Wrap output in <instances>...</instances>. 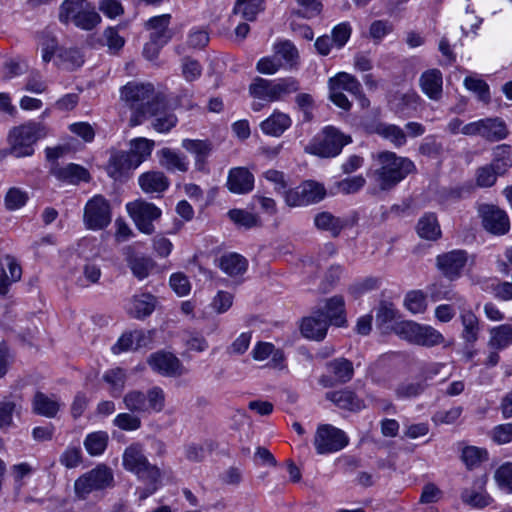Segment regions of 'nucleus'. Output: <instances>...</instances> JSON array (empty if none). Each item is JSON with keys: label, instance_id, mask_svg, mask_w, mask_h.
Returning a JSON list of instances; mask_svg holds the SVG:
<instances>
[{"label": "nucleus", "instance_id": "1", "mask_svg": "<svg viewBox=\"0 0 512 512\" xmlns=\"http://www.w3.org/2000/svg\"><path fill=\"white\" fill-rule=\"evenodd\" d=\"M372 158L374 164L369 176L382 191L393 189L409 174L416 171L412 160L391 151H381L373 154Z\"/></svg>", "mask_w": 512, "mask_h": 512}, {"label": "nucleus", "instance_id": "2", "mask_svg": "<svg viewBox=\"0 0 512 512\" xmlns=\"http://www.w3.org/2000/svg\"><path fill=\"white\" fill-rule=\"evenodd\" d=\"M150 83L128 82L120 89V99L131 110L129 124L132 127L142 124L147 119V110L152 102L160 97Z\"/></svg>", "mask_w": 512, "mask_h": 512}, {"label": "nucleus", "instance_id": "3", "mask_svg": "<svg viewBox=\"0 0 512 512\" xmlns=\"http://www.w3.org/2000/svg\"><path fill=\"white\" fill-rule=\"evenodd\" d=\"M48 134L46 126L40 122H27L13 127L8 134V154L16 157H29L34 154L36 142Z\"/></svg>", "mask_w": 512, "mask_h": 512}, {"label": "nucleus", "instance_id": "4", "mask_svg": "<svg viewBox=\"0 0 512 512\" xmlns=\"http://www.w3.org/2000/svg\"><path fill=\"white\" fill-rule=\"evenodd\" d=\"M330 100L339 108L348 111L351 103L344 91L354 96L362 108L370 105L369 99L363 94L361 83L351 74L340 72L329 79Z\"/></svg>", "mask_w": 512, "mask_h": 512}, {"label": "nucleus", "instance_id": "5", "mask_svg": "<svg viewBox=\"0 0 512 512\" xmlns=\"http://www.w3.org/2000/svg\"><path fill=\"white\" fill-rule=\"evenodd\" d=\"M125 408L137 414L150 415L159 413L165 406V394L160 387H152L146 393L140 390H131L123 397Z\"/></svg>", "mask_w": 512, "mask_h": 512}, {"label": "nucleus", "instance_id": "6", "mask_svg": "<svg viewBox=\"0 0 512 512\" xmlns=\"http://www.w3.org/2000/svg\"><path fill=\"white\" fill-rule=\"evenodd\" d=\"M394 331L402 339L424 347H434L444 342V336L429 325H421L414 321L397 323Z\"/></svg>", "mask_w": 512, "mask_h": 512}, {"label": "nucleus", "instance_id": "7", "mask_svg": "<svg viewBox=\"0 0 512 512\" xmlns=\"http://www.w3.org/2000/svg\"><path fill=\"white\" fill-rule=\"evenodd\" d=\"M350 142V136L333 126H327L322 130L321 135L306 147V151L319 157L331 158L340 154L343 147Z\"/></svg>", "mask_w": 512, "mask_h": 512}, {"label": "nucleus", "instance_id": "8", "mask_svg": "<svg viewBox=\"0 0 512 512\" xmlns=\"http://www.w3.org/2000/svg\"><path fill=\"white\" fill-rule=\"evenodd\" d=\"M112 483L111 469L105 465H98L75 480L74 492L78 499L85 500L93 491L103 490L110 487Z\"/></svg>", "mask_w": 512, "mask_h": 512}, {"label": "nucleus", "instance_id": "9", "mask_svg": "<svg viewBox=\"0 0 512 512\" xmlns=\"http://www.w3.org/2000/svg\"><path fill=\"white\" fill-rule=\"evenodd\" d=\"M123 466L126 470L135 473L142 481H160L159 468L149 463L139 444H132L125 449Z\"/></svg>", "mask_w": 512, "mask_h": 512}, {"label": "nucleus", "instance_id": "10", "mask_svg": "<svg viewBox=\"0 0 512 512\" xmlns=\"http://www.w3.org/2000/svg\"><path fill=\"white\" fill-rule=\"evenodd\" d=\"M349 443L346 433L330 424L318 425L314 435V447L318 454H331L345 448Z\"/></svg>", "mask_w": 512, "mask_h": 512}, {"label": "nucleus", "instance_id": "11", "mask_svg": "<svg viewBox=\"0 0 512 512\" xmlns=\"http://www.w3.org/2000/svg\"><path fill=\"white\" fill-rule=\"evenodd\" d=\"M461 133L466 136H480L487 141L497 142L505 139L509 130L504 120L499 117L484 118L465 124Z\"/></svg>", "mask_w": 512, "mask_h": 512}, {"label": "nucleus", "instance_id": "12", "mask_svg": "<svg viewBox=\"0 0 512 512\" xmlns=\"http://www.w3.org/2000/svg\"><path fill=\"white\" fill-rule=\"evenodd\" d=\"M126 209L130 217L133 219L136 227L147 235H151L155 231L153 221L161 217V210L153 203L142 199L126 204Z\"/></svg>", "mask_w": 512, "mask_h": 512}, {"label": "nucleus", "instance_id": "13", "mask_svg": "<svg viewBox=\"0 0 512 512\" xmlns=\"http://www.w3.org/2000/svg\"><path fill=\"white\" fill-rule=\"evenodd\" d=\"M325 196L326 189L322 184L308 180L285 192V202L290 207L306 206L320 202Z\"/></svg>", "mask_w": 512, "mask_h": 512}, {"label": "nucleus", "instance_id": "14", "mask_svg": "<svg viewBox=\"0 0 512 512\" xmlns=\"http://www.w3.org/2000/svg\"><path fill=\"white\" fill-rule=\"evenodd\" d=\"M111 222L109 202L101 195L91 198L85 205L84 223L91 230H101Z\"/></svg>", "mask_w": 512, "mask_h": 512}, {"label": "nucleus", "instance_id": "15", "mask_svg": "<svg viewBox=\"0 0 512 512\" xmlns=\"http://www.w3.org/2000/svg\"><path fill=\"white\" fill-rule=\"evenodd\" d=\"M148 118H152L151 126L158 133H168L178 123L176 114L168 107L167 100L163 94L156 101L152 102L151 107L147 110Z\"/></svg>", "mask_w": 512, "mask_h": 512}, {"label": "nucleus", "instance_id": "16", "mask_svg": "<svg viewBox=\"0 0 512 512\" xmlns=\"http://www.w3.org/2000/svg\"><path fill=\"white\" fill-rule=\"evenodd\" d=\"M482 225L486 231L494 235H505L510 229L507 213L491 204H482L478 208Z\"/></svg>", "mask_w": 512, "mask_h": 512}, {"label": "nucleus", "instance_id": "17", "mask_svg": "<svg viewBox=\"0 0 512 512\" xmlns=\"http://www.w3.org/2000/svg\"><path fill=\"white\" fill-rule=\"evenodd\" d=\"M147 363L153 371L163 376L178 377L186 372L179 358L173 353L162 350L152 353L148 357Z\"/></svg>", "mask_w": 512, "mask_h": 512}, {"label": "nucleus", "instance_id": "18", "mask_svg": "<svg viewBox=\"0 0 512 512\" xmlns=\"http://www.w3.org/2000/svg\"><path fill=\"white\" fill-rule=\"evenodd\" d=\"M448 299L455 300L459 309L462 310L460 313V320L463 326L461 336L466 343L473 345L477 342L480 332L479 320L477 316L471 310L465 309L466 300L463 297L454 294Z\"/></svg>", "mask_w": 512, "mask_h": 512}, {"label": "nucleus", "instance_id": "19", "mask_svg": "<svg viewBox=\"0 0 512 512\" xmlns=\"http://www.w3.org/2000/svg\"><path fill=\"white\" fill-rule=\"evenodd\" d=\"M468 260V254L464 250H453L437 256V267L443 275L450 280L460 277Z\"/></svg>", "mask_w": 512, "mask_h": 512}, {"label": "nucleus", "instance_id": "20", "mask_svg": "<svg viewBox=\"0 0 512 512\" xmlns=\"http://www.w3.org/2000/svg\"><path fill=\"white\" fill-rule=\"evenodd\" d=\"M316 310L317 312H322V315L330 325L344 327L347 324L345 301L341 295L324 299L318 304Z\"/></svg>", "mask_w": 512, "mask_h": 512}, {"label": "nucleus", "instance_id": "21", "mask_svg": "<svg viewBox=\"0 0 512 512\" xmlns=\"http://www.w3.org/2000/svg\"><path fill=\"white\" fill-rule=\"evenodd\" d=\"M49 173L56 179L69 184H79L80 182H89L90 173L81 165L69 163L61 166L59 162L50 164Z\"/></svg>", "mask_w": 512, "mask_h": 512}, {"label": "nucleus", "instance_id": "22", "mask_svg": "<svg viewBox=\"0 0 512 512\" xmlns=\"http://www.w3.org/2000/svg\"><path fill=\"white\" fill-rule=\"evenodd\" d=\"M226 186L234 194H247L254 188V176L245 167L230 169Z\"/></svg>", "mask_w": 512, "mask_h": 512}, {"label": "nucleus", "instance_id": "23", "mask_svg": "<svg viewBox=\"0 0 512 512\" xmlns=\"http://www.w3.org/2000/svg\"><path fill=\"white\" fill-rule=\"evenodd\" d=\"M22 269L17 260L6 255L0 259V295L5 296L12 283L21 279Z\"/></svg>", "mask_w": 512, "mask_h": 512}, {"label": "nucleus", "instance_id": "24", "mask_svg": "<svg viewBox=\"0 0 512 512\" xmlns=\"http://www.w3.org/2000/svg\"><path fill=\"white\" fill-rule=\"evenodd\" d=\"M138 184L146 194L161 196L170 185L168 177L161 171H147L138 178Z\"/></svg>", "mask_w": 512, "mask_h": 512}, {"label": "nucleus", "instance_id": "25", "mask_svg": "<svg viewBox=\"0 0 512 512\" xmlns=\"http://www.w3.org/2000/svg\"><path fill=\"white\" fill-rule=\"evenodd\" d=\"M170 20V14H162L150 18L145 23V28L151 31L150 39L160 45H166L173 37V32L169 28Z\"/></svg>", "mask_w": 512, "mask_h": 512}, {"label": "nucleus", "instance_id": "26", "mask_svg": "<svg viewBox=\"0 0 512 512\" xmlns=\"http://www.w3.org/2000/svg\"><path fill=\"white\" fill-rule=\"evenodd\" d=\"M329 326L322 312L315 309L311 316L303 319L301 332L304 337L319 341L325 338Z\"/></svg>", "mask_w": 512, "mask_h": 512}, {"label": "nucleus", "instance_id": "27", "mask_svg": "<svg viewBox=\"0 0 512 512\" xmlns=\"http://www.w3.org/2000/svg\"><path fill=\"white\" fill-rule=\"evenodd\" d=\"M182 147L191 154H194V166L197 171H208L206 169V162L208 156L213 150V145L210 141L198 139H184L182 141Z\"/></svg>", "mask_w": 512, "mask_h": 512}, {"label": "nucleus", "instance_id": "28", "mask_svg": "<svg viewBox=\"0 0 512 512\" xmlns=\"http://www.w3.org/2000/svg\"><path fill=\"white\" fill-rule=\"evenodd\" d=\"M420 97L416 92L395 93L389 100V106L400 117H409L417 110Z\"/></svg>", "mask_w": 512, "mask_h": 512}, {"label": "nucleus", "instance_id": "29", "mask_svg": "<svg viewBox=\"0 0 512 512\" xmlns=\"http://www.w3.org/2000/svg\"><path fill=\"white\" fill-rule=\"evenodd\" d=\"M60 407L61 403L56 395L48 396L41 391H37L32 400V411L47 418H54Z\"/></svg>", "mask_w": 512, "mask_h": 512}, {"label": "nucleus", "instance_id": "30", "mask_svg": "<svg viewBox=\"0 0 512 512\" xmlns=\"http://www.w3.org/2000/svg\"><path fill=\"white\" fill-rule=\"evenodd\" d=\"M422 91L432 100L442 96V73L438 69H429L422 73L419 79Z\"/></svg>", "mask_w": 512, "mask_h": 512}, {"label": "nucleus", "instance_id": "31", "mask_svg": "<svg viewBox=\"0 0 512 512\" xmlns=\"http://www.w3.org/2000/svg\"><path fill=\"white\" fill-rule=\"evenodd\" d=\"M137 168V162L126 151H115L108 163V174L114 179H120L128 171Z\"/></svg>", "mask_w": 512, "mask_h": 512}, {"label": "nucleus", "instance_id": "32", "mask_svg": "<svg viewBox=\"0 0 512 512\" xmlns=\"http://www.w3.org/2000/svg\"><path fill=\"white\" fill-rule=\"evenodd\" d=\"M314 225L318 230L328 232L335 238L338 237L341 231L347 226V222L328 211H323L315 215Z\"/></svg>", "mask_w": 512, "mask_h": 512}, {"label": "nucleus", "instance_id": "33", "mask_svg": "<svg viewBox=\"0 0 512 512\" xmlns=\"http://www.w3.org/2000/svg\"><path fill=\"white\" fill-rule=\"evenodd\" d=\"M326 399L332 401L339 408L349 411H359L365 407L363 400L347 389L327 392Z\"/></svg>", "mask_w": 512, "mask_h": 512}, {"label": "nucleus", "instance_id": "34", "mask_svg": "<svg viewBox=\"0 0 512 512\" xmlns=\"http://www.w3.org/2000/svg\"><path fill=\"white\" fill-rule=\"evenodd\" d=\"M160 165L168 171L187 172L189 161L187 157L170 148H163L158 152Z\"/></svg>", "mask_w": 512, "mask_h": 512}, {"label": "nucleus", "instance_id": "35", "mask_svg": "<svg viewBox=\"0 0 512 512\" xmlns=\"http://www.w3.org/2000/svg\"><path fill=\"white\" fill-rule=\"evenodd\" d=\"M291 123L288 114L275 111L270 117L261 122L260 127L264 134L279 137L291 126Z\"/></svg>", "mask_w": 512, "mask_h": 512}, {"label": "nucleus", "instance_id": "36", "mask_svg": "<svg viewBox=\"0 0 512 512\" xmlns=\"http://www.w3.org/2000/svg\"><path fill=\"white\" fill-rule=\"evenodd\" d=\"M512 345V324H501L489 329L488 348L505 350Z\"/></svg>", "mask_w": 512, "mask_h": 512}, {"label": "nucleus", "instance_id": "37", "mask_svg": "<svg viewBox=\"0 0 512 512\" xmlns=\"http://www.w3.org/2000/svg\"><path fill=\"white\" fill-rule=\"evenodd\" d=\"M499 176H503L512 167V146L498 145L493 149V159L488 164Z\"/></svg>", "mask_w": 512, "mask_h": 512}, {"label": "nucleus", "instance_id": "38", "mask_svg": "<svg viewBox=\"0 0 512 512\" xmlns=\"http://www.w3.org/2000/svg\"><path fill=\"white\" fill-rule=\"evenodd\" d=\"M416 231L419 237L435 241L441 236V229L437 217L434 213H425L416 225Z\"/></svg>", "mask_w": 512, "mask_h": 512}, {"label": "nucleus", "instance_id": "39", "mask_svg": "<svg viewBox=\"0 0 512 512\" xmlns=\"http://www.w3.org/2000/svg\"><path fill=\"white\" fill-rule=\"evenodd\" d=\"M84 63L83 55L76 48H62L56 55V64L59 68L74 71Z\"/></svg>", "mask_w": 512, "mask_h": 512}, {"label": "nucleus", "instance_id": "40", "mask_svg": "<svg viewBox=\"0 0 512 512\" xmlns=\"http://www.w3.org/2000/svg\"><path fill=\"white\" fill-rule=\"evenodd\" d=\"M247 267V259L238 253L224 254L220 258V268L229 276L242 275Z\"/></svg>", "mask_w": 512, "mask_h": 512}, {"label": "nucleus", "instance_id": "41", "mask_svg": "<svg viewBox=\"0 0 512 512\" xmlns=\"http://www.w3.org/2000/svg\"><path fill=\"white\" fill-rule=\"evenodd\" d=\"M428 384L419 377L411 380H405L399 383L395 389V395L398 399H412L420 396L427 389Z\"/></svg>", "mask_w": 512, "mask_h": 512}, {"label": "nucleus", "instance_id": "42", "mask_svg": "<svg viewBox=\"0 0 512 512\" xmlns=\"http://www.w3.org/2000/svg\"><path fill=\"white\" fill-rule=\"evenodd\" d=\"M275 81L267 80L257 77L249 86V93L252 97L265 100L268 102H275Z\"/></svg>", "mask_w": 512, "mask_h": 512}, {"label": "nucleus", "instance_id": "43", "mask_svg": "<svg viewBox=\"0 0 512 512\" xmlns=\"http://www.w3.org/2000/svg\"><path fill=\"white\" fill-rule=\"evenodd\" d=\"M263 10L264 0H237L233 12L241 15L246 21H254Z\"/></svg>", "mask_w": 512, "mask_h": 512}, {"label": "nucleus", "instance_id": "44", "mask_svg": "<svg viewBox=\"0 0 512 512\" xmlns=\"http://www.w3.org/2000/svg\"><path fill=\"white\" fill-rule=\"evenodd\" d=\"M327 367L330 372L335 376L336 380L339 383H347L349 382L354 375L353 364L350 360L345 358H337L329 363H327Z\"/></svg>", "mask_w": 512, "mask_h": 512}, {"label": "nucleus", "instance_id": "45", "mask_svg": "<svg viewBox=\"0 0 512 512\" xmlns=\"http://www.w3.org/2000/svg\"><path fill=\"white\" fill-rule=\"evenodd\" d=\"M155 143L153 140L147 138H136L130 143V150L127 151L133 158V161L137 162V167L143 163L150 155L153 150Z\"/></svg>", "mask_w": 512, "mask_h": 512}, {"label": "nucleus", "instance_id": "46", "mask_svg": "<svg viewBox=\"0 0 512 512\" xmlns=\"http://www.w3.org/2000/svg\"><path fill=\"white\" fill-rule=\"evenodd\" d=\"M128 266L133 275L142 280L148 277L150 271L154 268V261L147 256L132 254L127 258Z\"/></svg>", "mask_w": 512, "mask_h": 512}, {"label": "nucleus", "instance_id": "47", "mask_svg": "<svg viewBox=\"0 0 512 512\" xmlns=\"http://www.w3.org/2000/svg\"><path fill=\"white\" fill-rule=\"evenodd\" d=\"M377 133L384 139L390 141L397 148L405 145L407 141V136L404 130L394 124H379L377 126Z\"/></svg>", "mask_w": 512, "mask_h": 512}, {"label": "nucleus", "instance_id": "48", "mask_svg": "<svg viewBox=\"0 0 512 512\" xmlns=\"http://www.w3.org/2000/svg\"><path fill=\"white\" fill-rule=\"evenodd\" d=\"M83 6L87 7V0H65L60 6V22L66 24L72 21L75 24Z\"/></svg>", "mask_w": 512, "mask_h": 512}, {"label": "nucleus", "instance_id": "49", "mask_svg": "<svg viewBox=\"0 0 512 512\" xmlns=\"http://www.w3.org/2000/svg\"><path fill=\"white\" fill-rule=\"evenodd\" d=\"M498 488L508 494H512V462L506 461L498 466L493 474Z\"/></svg>", "mask_w": 512, "mask_h": 512}, {"label": "nucleus", "instance_id": "50", "mask_svg": "<svg viewBox=\"0 0 512 512\" xmlns=\"http://www.w3.org/2000/svg\"><path fill=\"white\" fill-rule=\"evenodd\" d=\"M134 316L138 319L152 314L156 305V298L151 294L134 296L132 301Z\"/></svg>", "mask_w": 512, "mask_h": 512}, {"label": "nucleus", "instance_id": "51", "mask_svg": "<svg viewBox=\"0 0 512 512\" xmlns=\"http://www.w3.org/2000/svg\"><path fill=\"white\" fill-rule=\"evenodd\" d=\"M107 444L108 434L104 431L90 433L84 440V447L92 456L102 454L105 451Z\"/></svg>", "mask_w": 512, "mask_h": 512}, {"label": "nucleus", "instance_id": "52", "mask_svg": "<svg viewBox=\"0 0 512 512\" xmlns=\"http://www.w3.org/2000/svg\"><path fill=\"white\" fill-rule=\"evenodd\" d=\"M100 21L101 17L96 12L95 6L87 1V7L83 6L75 25L83 30H92Z\"/></svg>", "mask_w": 512, "mask_h": 512}, {"label": "nucleus", "instance_id": "53", "mask_svg": "<svg viewBox=\"0 0 512 512\" xmlns=\"http://www.w3.org/2000/svg\"><path fill=\"white\" fill-rule=\"evenodd\" d=\"M113 425L123 431H136L141 428L142 421L137 413L122 412L113 419Z\"/></svg>", "mask_w": 512, "mask_h": 512}, {"label": "nucleus", "instance_id": "54", "mask_svg": "<svg viewBox=\"0 0 512 512\" xmlns=\"http://www.w3.org/2000/svg\"><path fill=\"white\" fill-rule=\"evenodd\" d=\"M21 405L10 399L0 401V428H8L12 425L13 414L19 413Z\"/></svg>", "mask_w": 512, "mask_h": 512}, {"label": "nucleus", "instance_id": "55", "mask_svg": "<svg viewBox=\"0 0 512 512\" xmlns=\"http://www.w3.org/2000/svg\"><path fill=\"white\" fill-rule=\"evenodd\" d=\"M29 197L26 191L17 187L10 188L4 198L7 210L13 211L22 208L28 201Z\"/></svg>", "mask_w": 512, "mask_h": 512}, {"label": "nucleus", "instance_id": "56", "mask_svg": "<svg viewBox=\"0 0 512 512\" xmlns=\"http://www.w3.org/2000/svg\"><path fill=\"white\" fill-rule=\"evenodd\" d=\"M464 86L474 92L479 101L484 103L490 101L489 86L484 80L468 76L464 79Z\"/></svg>", "mask_w": 512, "mask_h": 512}, {"label": "nucleus", "instance_id": "57", "mask_svg": "<svg viewBox=\"0 0 512 512\" xmlns=\"http://www.w3.org/2000/svg\"><path fill=\"white\" fill-rule=\"evenodd\" d=\"M461 458L468 468H473L488 458L486 449L467 446L462 450Z\"/></svg>", "mask_w": 512, "mask_h": 512}, {"label": "nucleus", "instance_id": "58", "mask_svg": "<svg viewBox=\"0 0 512 512\" xmlns=\"http://www.w3.org/2000/svg\"><path fill=\"white\" fill-rule=\"evenodd\" d=\"M276 101L284 99L286 96L297 92L300 89L299 81L294 77H287L275 80Z\"/></svg>", "mask_w": 512, "mask_h": 512}, {"label": "nucleus", "instance_id": "59", "mask_svg": "<svg viewBox=\"0 0 512 512\" xmlns=\"http://www.w3.org/2000/svg\"><path fill=\"white\" fill-rule=\"evenodd\" d=\"M274 51L276 56H280L291 67L296 64L299 57L297 48L288 40L275 44Z\"/></svg>", "mask_w": 512, "mask_h": 512}, {"label": "nucleus", "instance_id": "60", "mask_svg": "<svg viewBox=\"0 0 512 512\" xmlns=\"http://www.w3.org/2000/svg\"><path fill=\"white\" fill-rule=\"evenodd\" d=\"M489 438L497 445H506L512 442V423H503L494 426L488 433Z\"/></svg>", "mask_w": 512, "mask_h": 512}, {"label": "nucleus", "instance_id": "61", "mask_svg": "<svg viewBox=\"0 0 512 512\" xmlns=\"http://www.w3.org/2000/svg\"><path fill=\"white\" fill-rule=\"evenodd\" d=\"M366 183L363 176L358 175L354 177H348L336 183V188L339 193L348 195L357 193L361 190Z\"/></svg>", "mask_w": 512, "mask_h": 512}, {"label": "nucleus", "instance_id": "62", "mask_svg": "<svg viewBox=\"0 0 512 512\" xmlns=\"http://www.w3.org/2000/svg\"><path fill=\"white\" fill-rule=\"evenodd\" d=\"M299 9L293 10L294 15L303 18H312L320 14L322 5L318 0H296Z\"/></svg>", "mask_w": 512, "mask_h": 512}, {"label": "nucleus", "instance_id": "63", "mask_svg": "<svg viewBox=\"0 0 512 512\" xmlns=\"http://www.w3.org/2000/svg\"><path fill=\"white\" fill-rule=\"evenodd\" d=\"M103 379L105 382L110 384L113 388L112 395L116 396L115 392L120 393L124 387L126 374L121 368H114L108 370L104 375Z\"/></svg>", "mask_w": 512, "mask_h": 512}, {"label": "nucleus", "instance_id": "64", "mask_svg": "<svg viewBox=\"0 0 512 512\" xmlns=\"http://www.w3.org/2000/svg\"><path fill=\"white\" fill-rule=\"evenodd\" d=\"M394 30L393 24L388 20H375L369 27V35L375 43H379L382 39Z\"/></svg>", "mask_w": 512, "mask_h": 512}]
</instances>
